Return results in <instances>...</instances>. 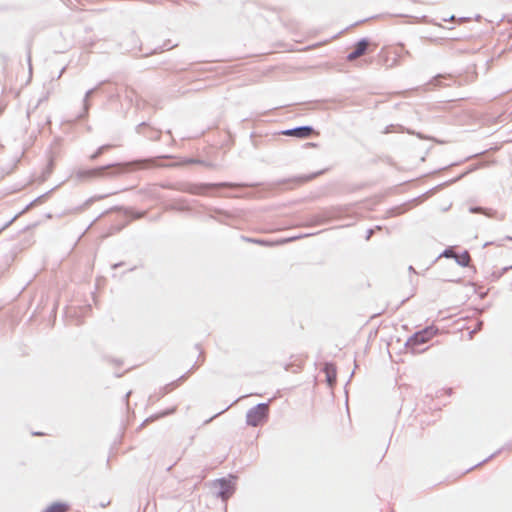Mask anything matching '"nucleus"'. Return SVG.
Here are the masks:
<instances>
[{"label":"nucleus","instance_id":"obj_1","mask_svg":"<svg viewBox=\"0 0 512 512\" xmlns=\"http://www.w3.org/2000/svg\"><path fill=\"white\" fill-rule=\"evenodd\" d=\"M438 333V329L436 327L430 326L426 327L425 329L416 332L414 335H412L406 343V346L408 349H410L412 352H417L418 348L430 341L432 338H434Z\"/></svg>","mask_w":512,"mask_h":512},{"label":"nucleus","instance_id":"obj_2","mask_svg":"<svg viewBox=\"0 0 512 512\" xmlns=\"http://www.w3.org/2000/svg\"><path fill=\"white\" fill-rule=\"evenodd\" d=\"M403 54H408L403 44L384 47L381 51L383 61L387 67L397 65Z\"/></svg>","mask_w":512,"mask_h":512},{"label":"nucleus","instance_id":"obj_3","mask_svg":"<svg viewBox=\"0 0 512 512\" xmlns=\"http://www.w3.org/2000/svg\"><path fill=\"white\" fill-rule=\"evenodd\" d=\"M269 412V406L268 404H258L257 406L253 407L249 412L247 413V423L250 426L256 427L260 424H262Z\"/></svg>","mask_w":512,"mask_h":512},{"label":"nucleus","instance_id":"obj_4","mask_svg":"<svg viewBox=\"0 0 512 512\" xmlns=\"http://www.w3.org/2000/svg\"><path fill=\"white\" fill-rule=\"evenodd\" d=\"M377 46L378 45L376 43H372L368 39H361L354 45L353 51L348 54L347 61L353 62L357 58H359L369 52L375 51Z\"/></svg>","mask_w":512,"mask_h":512},{"label":"nucleus","instance_id":"obj_5","mask_svg":"<svg viewBox=\"0 0 512 512\" xmlns=\"http://www.w3.org/2000/svg\"><path fill=\"white\" fill-rule=\"evenodd\" d=\"M312 133L313 129L308 126L298 127L295 129H290L282 132L283 135L294 136L298 138H308L312 135Z\"/></svg>","mask_w":512,"mask_h":512},{"label":"nucleus","instance_id":"obj_6","mask_svg":"<svg viewBox=\"0 0 512 512\" xmlns=\"http://www.w3.org/2000/svg\"><path fill=\"white\" fill-rule=\"evenodd\" d=\"M324 373L329 386L332 387L336 383L337 379L336 367L332 364H326L324 367Z\"/></svg>","mask_w":512,"mask_h":512},{"label":"nucleus","instance_id":"obj_7","mask_svg":"<svg viewBox=\"0 0 512 512\" xmlns=\"http://www.w3.org/2000/svg\"><path fill=\"white\" fill-rule=\"evenodd\" d=\"M108 167H99L91 170L82 171L79 173L82 178H98L104 175L105 170Z\"/></svg>","mask_w":512,"mask_h":512},{"label":"nucleus","instance_id":"obj_8","mask_svg":"<svg viewBox=\"0 0 512 512\" xmlns=\"http://www.w3.org/2000/svg\"><path fill=\"white\" fill-rule=\"evenodd\" d=\"M131 165L137 166L138 169H149V168H153V167H161L162 166L157 163L156 159L138 160V161L131 163Z\"/></svg>","mask_w":512,"mask_h":512},{"label":"nucleus","instance_id":"obj_9","mask_svg":"<svg viewBox=\"0 0 512 512\" xmlns=\"http://www.w3.org/2000/svg\"><path fill=\"white\" fill-rule=\"evenodd\" d=\"M69 506L65 503L55 502L48 506L43 512H67Z\"/></svg>","mask_w":512,"mask_h":512},{"label":"nucleus","instance_id":"obj_10","mask_svg":"<svg viewBox=\"0 0 512 512\" xmlns=\"http://www.w3.org/2000/svg\"><path fill=\"white\" fill-rule=\"evenodd\" d=\"M290 240L291 239H280L275 242H268V241L259 240V239H247L248 242L255 243L258 245H263V246L283 245V244L288 243Z\"/></svg>","mask_w":512,"mask_h":512},{"label":"nucleus","instance_id":"obj_11","mask_svg":"<svg viewBox=\"0 0 512 512\" xmlns=\"http://www.w3.org/2000/svg\"><path fill=\"white\" fill-rule=\"evenodd\" d=\"M217 484H219L221 487L220 494L223 499L228 498L232 494V489L226 480H224V479L218 480Z\"/></svg>","mask_w":512,"mask_h":512},{"label":"nucleus","instance_id":"obj_12","mask_svg":"<svg viewBox=\"0 0 512 512\" xmlns=\"http://www.w3.org/2000/svg\"><path fill=\"white\" fill-rule=\"evenodd\" d=\"M107 147L106 146H102L100 147L92 156L91 158L92 159H95L97 158L99 155H101L103 153V151L106 149Z\"/></svg>","mask_w":512,"mask_h":512},{"label":"nucleus","instance_id":"obj_13","mask_svg":"<svg viewBox=\"0 0 512 512\" xmlns=\"http://www.w3.org/2000/svg\"><path fill=\"white\" fill-rule=\"evenodd\" d=\"M197 163H200L199 160H196V159H187L185 161H183V165H187V164H197Z\"/></svg>","mask_w":512,"mask_h":512},{"label":"nucleus","instance_id":"obj_14","mask_svg":"<svg viewBox=\"0 0 512 512\" xmlns=\"http://www.w3.org/2000/svg\"><path fill=\"white\" fill-rule=\"evenodd\" d=\"M304 362H305L304 358L298 359V364H297L298 369H301L303 367Z\"/></svg>","mask_w":512,"mask_h":512}]
</instances>
